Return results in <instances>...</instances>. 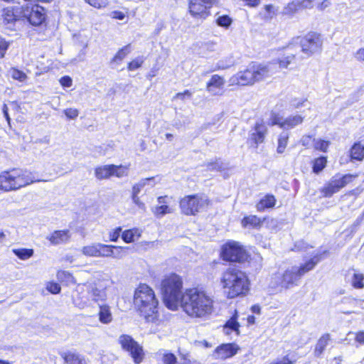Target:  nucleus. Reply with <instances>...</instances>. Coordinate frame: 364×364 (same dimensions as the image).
I'll use <instances>...</instances> for the list:
<instances>
[{
    "label": "nucleus",
    "mask_w": 364,
    "mask_h": 364,
    "mask_svg": "<svg viewBox=\"0 0 364 364\" xmlns=\"http://www.w3.org/2000/svg\"><path fill=\"white\" fill-rule=\"evenodd\" d=\"M127 168L114 164L98 166L95 169V176L99 180L107 179L112 176L121 178L127 175Z\"/></svg>",
    "instance_id": "nucleus-16"
},
{
    "label": "nucleus",
    "mask_w": 364,
    "mask_h": 364,
    "mask_svg": "<svg viewBox=\"0 0 364 364\" xmlns=\"http://www.w3.org/2000/svg\"><path fill=\"white\" fill-rule=\"evenodd\" d=\"M350 282L355 289L364 288V274L355 272L351 277Z\"/></svg>",
    "instance_id": "nucleus-34"
},
{
    "label": "nucleus",
    "mask_w": 364,
    "mask_h": 364,
    "mask_svg": "<svg viewBox=\"0 0 364 364\" xmlns=\"http://www.w3.org/2000/svg\"><path fill=\"white\" fill-rule=\"evenodd\" d=\"M288 139L289 135L286 132H283L279 135V137L278 139V146L277 149V153H284L288 143Z\"/></svg>",
    "instance_id": "nucleus-39"
},
{
    "label": "nucleus",
    "mask_w": 364,
    "mask_h": 364,
    "mask_svg": "<svg viewBox=\"0 0 364 364\" xmlns=\"http://www.w3.org/2000/svg\"><path fill=\"white\" fill-rule=\"evenodd\" d=\"M38 181H41V180L35 179L31 171L26 169L13 168L3 171L0 174V190L6 192L18 190Z\"/></svg>",
    "instance_id": "nucleus-5"
},
{
    "label": "nucleus",
    "mask_w": 364,
    "mask_h": 364,
    "mask_svg": "<svg viewBox=\"0 0 364 364\" xmlns=\"http://www.w3.org/2000/svg\"><path fill=\"white\" fill-rule=\"evenodd\" d=\"M154 180V177L142 178L139 181V183L134 184L132 187V195H137L140 193L144 187L146 186H151L153 187L154 186V183H152Z\"/></svg>",
    "instance_id": "nucleus-29"
},
{
    "label": "nucleus",
    "mask_w": 364,
    "mask_h": 364,
    "mask_svg": "<svg viewBox=\"0 0 364 364\" xmlns=\"http://www.w3.org/2000/svg\"><path fill=\"white\" fill-rule=\"evenodd\" d=\"M231 85H250L255 83L250 65L243 71H240L230 78Z\"/></svg>",
    "instance_id": "nucleus-18"
},
{
    "label": "nucleus",
    "mask_w": 364,
    "mask_h": 364,
    "mask_svg": "<svg viewBox=\"0 0 364 364\" xmlns=\"http://www.w3.org/2000/svg\"><path fill=\"white\" fill-rule=\"evenodd\" d=\"M85 1L97 9L105 8L108 5L107 0H85Z\"/></svg>",
    "instance_id": "nucleus-46"
},
{
    "label": "nucleus",
    "mask_w": 364,
    "mask_h": 364,
    "mask_svg": "<svg viewBox=\"0 0 364 364\" xmlns=\"http://www.w3.org/2000/svg\"><path fill=\"white\" fill-rule=\"evenodd\" d=\"M65 115L70 119H76L79 114V111L75 108H68L63 111Z\"/></svg>",
    "instance_id": "nucleus-51"
},
{
    "label": "nucleus",
    "mask_w": 364,
    "mask_h": 364,
    "mask_svg": "<svg viewBox=\"0 0 364 364\" xmlns=\"http://www.w3.org/2000/svg\"><path fill=\"white\" fill-rule=\"evenodd\" d=\"M14 253L16 256H17L19 259L25 260L30 257H31L33 255V250L32 249H14L13 250Z\"/></svg>",
    "instance_id": "nucleus-35"
},
{
    "label": "nucleus",
    "mask_w": 364,
    "mask_h": 364,
    "mask_svg": "<svg viewBox=\"0 0 364 364\" xmlns=\"http://www.w3.org/2000/svg\"><path fill=\"white\" fill-rule=\"evenodd\" d=\"M134 304L147 322H152L156 317L159 301L154 291L146 284H140L135 290Z\"/></svg>",
    "instance_id": "nucleus-4"
},
{
    "label": "nucleus",
    "mask_w": 364,
    "mask_h": 364,
    "mask_svg": "<svg viewBox=\"0 0 364 364\" xmlns=\"http://www.w3.org/2000/svg\"><path fill=\"white\" fill-rule=\"evenodd\" d=\"M47 290L52 294H58L60 291V287L58 284L50 282L47 284Z\"/></svg>",
    "instance_id": "nucleus-53"
},
{
    "label": "nucleus",
    "mask_w": 364,
    "mask_h": 364,
    "mask_svg": "<svg viewBox=\"0 0 364 364\" xmlns=\"http://www.w3.org/2000/svg\"><path fill=\"white\" fill-rule=\"evenodd\" d=\"M11 75L12 78L20 82L25 81L27 77L26 75L23 72L18 69H12L11 71Z\"/></svg>",
    "instance_id": "nucleus-48"
},
{
    "label": "nucleus",
    "mask_w": 364,
    "mask_h": 364,
    "mask_svg": "<svg viewBox=\"0 0 364 364\" xmlns=\"http://www.w3.org/2000/svg\"><path fill=\"white\" fill-rule=\"evenodd\" d=\"M225 83V80L223 77L218 75H213L209 82H207L206 90L213 95H218V91L216 90L222 89L224 87Z\"/></svg>",
    "instance_id": "nucleus-21"
},
{
    "label": "nucleus",
    "mask_w": 364,
    "mask_h": 364,
    "mask_svg": "<svg viewBox=\"0 0 364 364\" xmlns=\"http://www.w3.org/2000/svg\"><path fill=\"white\" fill-rule=\"evenodd\" d=\"M57 277L59 280L66 279L70 282L73 279L72 274L67 271H58L57 273Z\"/></svg>",
    "instance_id": "nucleus-52"
},
{
    "label": "nucleus",
    "mask_w": 364,
    "mask_h": 364,
    "mask_svg": "<svg viewBox=\"0 0 364 364\" xmlns=\"http://www.w3.org/2000/svg\"><path fill=\"white\" fill-rule=\"evenodd\" d=\"M162 362L164 364H176L177 358L171 353H166L163 355Z\"/></svg>",
    "instance_id": "nucleus-49"
},
{
    "label": "nucleus",
    "mask_w": 364,
    "mask_h": 364,
    "mask_svg": "<svg viewBox=\"0 0 364 364\" xmlns=\"http://www.w3.org/2000/svg\"><path fill=\"white\" fill-rule=\"evenodd\" d=\"M144 63L142 58H136L128 63L127 69L130 71L139 68Z\"/></svg>",
    "instance_id": "nucleus-45"
},
{
    "label": "nucleus",
    "mask_w": 364,
    "mask_h": 364,
    "mask_svg": "<svg viewBox=\"0 0 364 364\" xmlns=\"http://www.w3.org/2000/svg\"><path fill=\"white\" fill-rule=\"evenodd\" d=\"M329 341L330 335L328 333L323 335L319 338L314 350V354L316 357H319L323 353Z\"/></svg>",
    "instance_id": "nucleus-28"
},
{
    "label": "nucleus",
    "mask_w": 364,
    "mask_h": 364,
    "mask_svg": "<svg viewBox=\"0 0 364 364\" xmlns=\"http://www.w3.org/2000/svg\"><path fill=\"white\" fill-rule=\"evenodd\" d=\"M106 287L102 282L90 284L87 289L89 297L94 301H102L106 299Z\"/></svg>",
    "instance_id": "nucleus-20"
},
{
    "label": "nucleus",
    "mask_w": 364,
    "mask_h": 364,
    "mask_svg": "<svg viewBox=\"0 0 364 364\" xmlns=\"http://www.w3.org/2000/svg\"><path fill=\"white\" fill-rule=\"evenodd\" d=\"M357 177V174L336 175L332 177L328 184L322 188L321 192L325 197H331Z\"/></svg>",
    "instance_id": "nucleus-11"
},
{
    "label": "nucleus",
    "mask_w": 364,
    "mask_h": 364,
    "mask_svg": "<svg viewBox=\"0 0 364 364\" xmlns=\"http://www.w3.org/2000/svg\"><path fill=\"white\" fill-rule=\"evenodd\" d=\"M350 152L352 160L362 161L364 159V145L360 142L355 143Z\"/></svg>",
    "instance_id": "nucleus-27"
},
{
    "label": "nucleus",
    "mask_w": 364,
    "mask_h": 364,
    "mask_svg": "<svg viewBox=\"0 0 364 364\" xmlns=\"http://www.w3.org/2000/svg\"><path fill=\"white\" fill-rule=\"evenodd\" d=\"M250 66L255 82L264 80L278 72V66L275 62L252 63Z\"/></svg>",
    "instance_id": "nucleus-12"
},
{
    "label": "nucleus",
    "mask_w": 364,
    "mask_h": 364,
    "mask_svg": "<svg viewBox=\"0 0 364 364\" xmlns=\"http://www.w3.org/2000/svg\"><path fill=\"white\" fill-rule=\"evenodd\" d=\"M230 65H225L221 61L218 62L215 66H214L212 69L210 70L205 71L203 75H205L210 73L218 70H225L230 67Z\"/></svg>",
    "instance_id": "nucleus-54"
},
{
    "label": "nucleus",
    "mask_w": 364,
    "mask_h": 364,
    "mask_svg": "<svg viewBox=\"0 0 364 364\" xmlns=\"http://www.w3.org/2000/svg\"><path fill=\"white\" fill-rule=\"evenodd\" d=\"M289 50L291 51V52L288 53L287 55L282 57V58H279V59L274 60L272 61V62L277 63V65L278 66V70L280 68H287L289 65L295 58L296 55H298L296 53V51H295L294 50Z\"/></svg>",
    "instance_id": "nucleus-25"
},
{
    "label": "nucleus",
    "mask_w": 364,
    "mask_h": 364,
    "mask_svg": "<svg viewBox=\"0 0 364 364\" xmlns=\"http://www.w3.org/2000/svg\"><path fill=\"white\" fill-rule=\"evenodd\" d=\"M70 238V231L68 230H55L50 236L47 237V239L54 245L65 243L69 241Z\"/></svg>",
    "instance_id": "nucleus-22"
},
{
    "label": "nucleus",
    "mask_w": 364,
    "mask_h": 364,
    "mask_svg": "<svg viewBox=\"0 0 364 364\" xmlns=\"http://www.w3.org/2000/svg\"><path fill=\"white\" fill-rule=\"evenodd\" d=\"M98 257H112L114 255L113 245L99 243Z\"/></svg>",
    "instance_id": "nucleus-36"
},
{
    "label": "nucleus",
    "mask_w": 364,
    "mask_h": 364,
    "mask_svg": "<svg viewBox=\"0 0 364 364\" xmlns=\"http://www.w3.org/2000/svg\"><path fill=\"white\" fill-rule=\"evenodd\" d=\"M113 249H115L116 251H114V255L112 257L117 259H121L127 255V252L129 250V247H122L114 246Z\"/></svg>",
    "instance_id": "nucleus-47"
},
{
    "label": "nucleus",
    "mask_w": 364,
    "mask_h": 364,
    "mask_svg": "<svg viewBox=\"0 0 364 364\" xmlns=\"http://www.w3.org/2000/svg\"><path fill=\"white\" fill-rule=\"evenodd\" d=\"M303 118L299 115L291 116L287 118L284 122H279L277 120L273 122L274 124H279L282 128L290 129L301 124Z\"/></svg>",
    "instance_id": "nucleus-24"
},
{
    "label": "nucleus",
    "mask_w": 364,
    "mask_h": 364,
    "mask_svg": "<svg viewBox=\"0 0 364 364\" xmlns=\"http://www.w3.org/2000/svg\"><path fill=\"white\" fill-rule=\"evenodd\" d=\"M221 255L224 260L237 262H243L248 257L244 247L235 241L228 242L223 245Z\"/></svg>",
    "instance_id": "nucleus-10"
},
{
    "label": "nucleus",
    "mask_w": 364,
    "mask_h": 364,
    "mask_svg": "<svg viewBox=\"0 0 364 364\" xmlns=\"http://www.w3.org/2000/svg\"><path fill=\"white\" fill-rule=\"evenodd\" d=\"M23 20L22 6H14L4 8L1 11V26L6 31H16L20 21Z\"/></svg>",
    "instance_id": "nucleus-9"
},
{
    "label": "nucleus",
    "mask_w": 364,
    "mask_h": 364,
    "mask_svg": "<svg viewBox=\"0 0 364 364\" xmlns=\"http://www.w3.org/2000/svg\"><path fill=\"white\" fill-rule=\"evenodd\" d=\"M239 347L235 343H224L218 346L213 356L215 359L225 360L237 354Z\"/></svg>",
    "instance_id": "nucleus-19"
},
{
    "label": "nucleus",
    "mask_w": 364,
    "mask_h": 364,
    "mask_svg": "<svg viewBox=\"0 0 364 364\" xmlns=\"http://www.w3.org/2000/svg\"><path fill=\"white\" fill-rule=\"evenodd\" d=\"M183 282L176 274H171L165 277L161 282V293L166 306L171 310H175L181 304Z\"/></svg>",
    "instance_id": "nucleus-6"
},
{
    "label": "nucleus",
    "mask_w": 364,
    "mask_h": 364,
    "mask_svg": "<svg viewBox=\"0 0 364 364\" xmlns=\"http://www.w3.org/2000/svg\"><path fill=\"white\" fill-rule=\"evenodd\" d=\"M180 305L188 316L193 318L205 317L210 315L213 309V299L198 288L186 289Z\"/></svg>",
    "instance_id": "nucleus-1"
},
{
    "label": "nucleus",
    "mask_w": 364,
    "mask_h": 364,
    "mask_svg": "<svg viewBox=\"0 0 364 364\" xmlns=\"http://www.w3.org/2000/svg\"><path fill=\"white\" fill-rule=\"evenodd\" d=\"M110 16L115 19L123 20L125 18V14L119 11H114L111 13Z\"/></svg>",
    "instance_id": "nucleus-60"
},
{
    "label": "nucleus",
    "mask_w": 364,
    "mask_h": 364,
    "mask_svg": "<svg viewBox=\"0 0 364 364\" xmlns=\"http://www.w3.org/2000/svg\"><path fill=\"white\" fill-rule=\"evenodd\" d=\"M23 20L26 19L33 26H40L46 19L43 7L38 5L22 6Z\"/></svg>",
    "instance_id": "nucleus-13"
},
{
    "label": "nucleus",
    "mask_w": 364,
    "mask_h": 364,
    "mask_svg": "<svg viewBox=\"0 0 364 364\" xmlns=\"http://www.w3.org/2000/svg\"><path fill=\"white\" fill-rule=\"evenodd\" d=\"M355 341L360 344H364V332H358L356 334Z\"/></svg>",
    "instance_id": "nucleus-63"
},
{
    "label": "nucleus",
    "mask_w": 364,
    "mask_h": 364,
    "mask_svg": "<svg viewBox=\"0 0 364 364\" xmlns=\"http://www.w3.org/2000/svg\"><path fill=\"white\" fill-rule=\"evenodd\" d=\"M231 22V18L227 15L219 16L216 19L217 24L220 26H223L225 28L228 27L230 25Z\"/></svg>",
    "instance_id": "nucleus-50"
},
{
    "label": "nucleus",
    "mask_w": 364,
    "mask_h": 364,
    "mask_svg": "<svg viewBox=\"0 0 364 364\" xmlns=\"http://www.w3.org/2000/svg\"><path fill=\"white\" fill-rule=\"evenodd\" d=\"M214 0H190L189 11L193 16L204 18L206 10L210 8Z\"/></svg>",
    "instance_id": "nucleus-17"
},
{
    "label": "nucleus",
    "mask_w": 364,
    "mask_h": 364,
    "mask_svg": "<svg viewBox=\"0 0 364 364\" xmlns=\"http://www.w3.org/2000/svg\"><path fill=\"white\" fill-rule=\"evenodd\" d=\"M354 57L358 61L364 62V48H359L354 53Z\"/></svg>",
    "instance_id": "nucleus-59"
},
{
    "label": "nucleus",
    "mask_w": 364,
    "mask_h": 364,
    "mask_svg": "<svg viewBox=\"0 0 364 364\" xmlns=\"http://www.w3.org/2000/svg\"><path fill=\"white\" fill-rule=\"evenodd\" d=\"M239 323L237 321V316H233L230 320H228L224 326V333L227 335L230 334L232 331H236L239 333Z\"/></svg>",
    "instance_id": "nucleus-31"
},
{
    "label": "nucleus",
    "mask_w": 364,
    "mask_h": 364,
    "mask_svg": "<svg viewBox=\"0 0 364 364\" xmlns=\"http://www.w3.org/2000/svg\"><path fill=\"white\" fill-rule=\"evenodd\" d=\"M121 228H117L110 234V240L113 242H116L120 236Z\"/></svg>",
    "instance_id": "nucleus-62"
},
{
    "label": "nucleus",
    "mask_w": 364,
    "mask_h": 364,
    "mask_svg": "<svg viewBox=\"0 0 364 364\" xmlns=\"http://www.w3.org/2000/svg\"><path fill=\"white\" fill-rule=\"evenodd\" d=\"M136 233V230H127L122 232V238L127 243L132 242L134 240Z\"/></svg>",
    "instance_id": "nucleus-43"
},
{
    "label": "nucleus",
    "mask_w": 364,
    "mask_h": 364,
    "mask_svg": "<svg viewBox=\"0 0 364 364\" xmlns=\"http://www.w3.org/2000/svg\"><path fill=\"white\" fill-rule=\"evenodd\" d=\"M311 137L310 136H304L301 140L303 146H308L311 142Z\"/></svg>",
    "instance_id": "nucleus-64"
},
{
    "label": "nucleus",
    "mask_w": 364,
    "mask_h": 364,
    "mask_svg": "<svg viewBox=\"0 0 364 364\" xmlns=\"http://www.w3.org/2000/svg\"><path fill=\"white\" fill-rule=\"evenodd\" d=\"M327 160L324 156L316 159L313 162V171L315 173H320L326 166Z\"/></svg>",
    "instance_id": "nucleus-38"
},
{
    "label": "nucleus",
    "mask_w": 364,
    "mask_h": 364,
    "mask_svg": "<svg viewBox=\"0 0 364 364\" xmlns=\"http://www.w3.org/2000/svg\"><path fill=\"white\" fill-rule=\"evenodd\" d=\"M329 144L330 142L328 141L318 139L314 142V148L316 150L326 152L328 149Z\"/></svg>",
    "instance_id": "nucleus-44"
},
{
    "label": "nucleus",
    "mask_w": 364,
    "mask_h": 364,
    "mask_svg": "<svg viewBox=\"0 0 364 364\" xmlns=\"http://www.w3.org/2000/svg\"><path fill=\"white\" fill-rule=\"evenodd\" d=\"M323 41L320 34L317 33H309L304 37L294 38L292 43L287 46V50H294L298 54L302 52L305 58L311 56L314 53L321 50Z\"/></svg>",
    "instance_id": "nucleus-7"
},
{
    "label": "nucleus",
    "mask_w": 364,
    "mask_h": 364,
    "mask_svg": "<svg viewBox=\"0 0 364 364\" xmlns=\"http://www.w3.org/2000/svg\"><path fill=\"white\" fill-rule=\"evenodd\" d=\"M261 224V220L256 215L245 217L242 220V225L244 228H257Z\"/></svg>",
    "instance_id": "nucleus-33"
},
{
    "label": "nucleus",
    "mask_w": 364,
    "mask_h": 364,
    "mask_svg": "<svg viewBox=\"0 0 364 364\" xmlns=\"http://www.w3.org/2000/svg\"><path fill=\"white\" fill-rule=\"evenodd\" d=\"M277 11V10L273 5H265L264 7V11L261 12L260 14L262 16L263 18L269 20L276 15Z\"/></svg>",
    "instance_id": "nucleus-40"
},
{
    "label": "nucleus",
    "mask_w": 364,
    "mask_h": 364,
    "mask_svg": "<svg viewBox=\"0 0 364 364\" xmlns=\"http://www.w3.org/2000/svg\"><path fill=\"white\" fill-rule=\"evenodd\" d=\"M294 361H291L287 356L282 358V359H277L275 361L270 363L269 364H293Z\"/></svg>",
    "instance_id": "nucleus-58"
},
{
    "label": "nucleus",
    "mask_w": 364,
    "mask_h": 364,
    "mask_svg": "<svg viewBox=\"0 0 364 364\" xmlns=\"http://www.w3.org/2000/svg\"><path fill=\"white\" fill-rule=\"evenodd\" d=\"M60 82L62 86L70 87L72 85V79L69 76H63L60 78Z\"/></svg>",
    "instance_id": "nucleus-57"
},
{
    "label": "nucleus",
    "mask_w": 364,
    "mask_h": 364,
    "mask_svg": "<svg viewBox=\"0 0 364 364\" xmlns=\"http://www.w3.org/2000/svg\"><path fill=\"white\" fill-rule=\"evenodd\" d=\"M99 243L92 244L91 245L85 246L82 252L83 255L89 257H98Z\"/></svg>",
    "instance_id": "nucleus-37"
},
{
    "label": "nucleus",
    "mask_w": 364,
    "mask_h": 364,
    "mask_svg": "<svg viewBox=\"0 0 364 364\" xmlns=\"http://www.w3.org/2000/svg\"><path fill=\"white\" fill-rule=\"evenodd\" d=\"M132 198L134 204H136L139 208L144 209L145 205L141 202L137 195H132Z\"/></svg>",
    "instance_id": "nucleus-61"
},
{
    "label": "nucleus",
    "mask_w": 364,
    "mask_h": 364,
    "mask_svg": "<svg viewBox=\"0 0 364 364\" xmlns=\"http://www.w3.org/2000/svg\"><path fill=\"white\" fill-rule=\"evenodd\" d=\"M267 133V128L262 120H257L249 132L247 144L250 147L257 149L263 143Z\"/></svg>",
    "instance_id": "nucleus-15"
},
{
    "label": "nucleus",
    "mask_w": 364,
    "mask_h": 364,
    "mask_svg": "<svg viewBox=\"0 0 364 364\" xmlns=\"http://www.w3.org/2000/svg\"><path fill=\"white\" fill-rule=\"evenodd\" d=\"M154 214L158 217L161 218L165 215L166 213H171V208L166 205H162L159 206H156L153 208Z\"/></svg>",
    "instance_id": "nucleus-41"
},
{
    "label": "nucleus",
    "mask_w": 364,
    "mask_h": 364,
    "mask_svg": "<svg viewBox=\"0 0 364 364\" xmlns=\"http://www.w3.org/2000/svg\"><path fill=\"white\" fill-rule=\"evenodd\" d=\"M119 342L122 348L130 353L136 363L141 362L143 358L142 348L130 336H120Z\"/></svg>",
    "instance_id": "nucleus-14"
},
{
    "label": "nucleus",
    "mask_w": 364,
    "mask_h": 364,
    "mask_svg": "<svg viewBox=\"0 0 364 364\" xmlns=\"http://www.w3.org/2000/svg\"><path fill=\"white\" fill-rule=\"evenodd\" d=\"M9 48V43L6 41H0V58H4V55L6 53V51Z\"/></svg>",
    "instance_id": "nucleus-56"
},
{
    "label": "nucleus",
    "mask_w": 364,
    "mask_h": 364,
    "mask_svg": "<svg viewBox=\"0 0 364 364\" xmlns=\"http://www.w3.org/2000/svg\"><path fill=\"white\" fill-rule=\"evenodd\" d=\"M323 253L316 254L303 265L294 266L287 269L283 273L277 272L272 275L271 285L272 287H281L289 289L298 284L299 281L303 275L311 271L322 259Z\"/></svg>",
    "instance_id": "nucleus-2"
},
{
    "label": "nucleus",
    "mask_w": 364,
    "mask_h": 364,
    "mask_svg": "<svg viewBox=\"0 0 364 364\" xmlns=\"http://www.w3.org/2000/svg\"><path fill=\"white\" fill-rule=\"evenodd\" d=\"M225 168V165L220 159H216L215 161L207 164V169L209 171H220Z\"/></svg>",
    "instance_id": "nucleus-42"
},
{
    "label": "nucleus",
    "mask_w": 364,
    "mask_h": 364,
    "mask_svg": "<svg viewBox=\"0 0 364 364\" xmlns=\"http://www.w3.org/2000/svg\"><path fill=\"white\" fill-rule=\"evenodd\" d=\"M131 44H128L120 48L111 60V64L119 65L125 57L131 53Z\"/></svg>",
    "instance_id": "nucleus-26"
},
{
    "label": "nucleus",
    "mask_w": 364,
    "mask_h": 364,
    "mask_svg": "<svg viewBox=\"0 0 364 364\" xmlns=\"http://www.w3.org/2000/svg\"><path fill=\"white\" fill-rule=\"evenodd\" d=\"M316 4L318 5L317 8L318 9V10L323 11L326 8L328 7L331 4V0H323L322 1H316Z\"/></svg>",
    "instance_id": "nucleus-55"
},
{
    "label": "nucleus",
    "mask_w": 364,
    "mask_h": 364,
    "mask_svg": "<svg viewBox=\"0 0 364 364\" xmlns=\"http://www.w3.org/2000/svg\"><path fill=\"white\" fill-rule=\"evenodd\" d=\"M99 318L100 322L103 323H109L112 321V316L108 306H100Z\"/></svg>",
    "instance_id": "nucleus-32"
},
{
    "label": "nucleus",
    "mask_w": 364,
    "mask_h": 364,
    "mask_svg": "<svg viewBox=\"0 0 364 364\" xmlns=\"http://www.w3.org/2000/svg\"><path fill=\"white\" fill-rule=\"evenodd\" d=\"M208 205V198L200 194L186 196L179 202L181 213L186 215H196L205 209Z\"/></svg>",
    "instance_id": "nucleus-8"
},
{
    "label": "nucleus",
    "mask_w": 364,
    "mask_h": 364,
    "mask_svg": "<svg viewBox=\"0 0 364 364\" xmlns=\"http://www.w3.org/2000/svg\"><path fill=\"white\" fill-rule=\"evenodd\" d=\"M221 284L224 292L229 299L245 295L249 291V281L245 273L230 267L222 274Z\"/></svg>",
    "instance_id": "nucleus-3"
},
{
    "label": "nucleus",
    "mask_w": 364,
    "mask_h": 364,
    "mask_svg": "<svg viewBox=\"0 0 364 364\" xmlns=\"http://www.w3.org/2000/svg\"><path fill=\"white\" fill-rule=\"evenodd\" d=\"M61 357L67 364H88L84 356L75 352H65L60 353Z\"/></svg>",
    "instance_id": "nucleus-23"
},
{
    "label": "nucleus",
    "mask_w": 364,
    "mask_h": 364,
    "mask_svg": "<svg viewBox=\"0 0 364 364\" xmlns=\"http://www.w3.org/2000/svg\"><path fill=\"white\" fill-rule=\"evenodd\" d=\"M276 200L272 195H267L257 205L259 211L264 210L265 208H272L275 205Z\"/></svg>",
    "instance_id": "nucleus-30"
}]
</instances>
